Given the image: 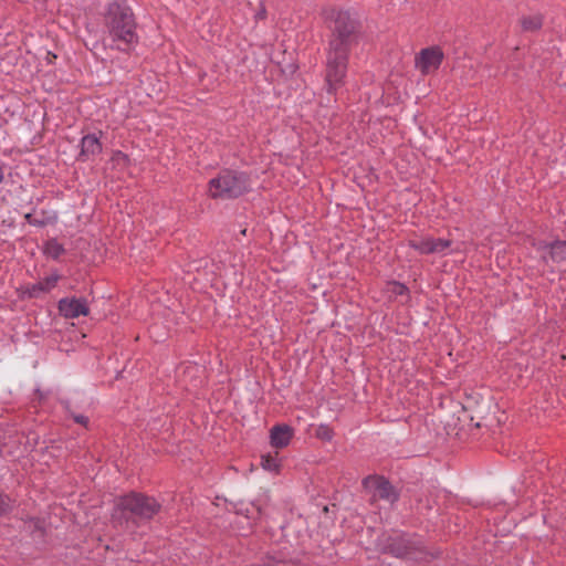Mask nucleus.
I'll return each instance as SVG.
<instances>
[{
	"label": "nucleus",
	"mask_w": 566,
	"mask_h": 566,
	"mask_svg": "<svg viewBox=\"0 0 566 566\" xmlns=\"http://www.w3.org/2000/svg\"><path fill=\"white\" fill-rule=\"evenodd\" d=\"M325 20L332 31L326 55L325 87L328 94H335L345 83L349 52L358 42V22L348 12L335 9L326 12Z\"/></svg>",
	"instance_id": "f257e3e1"
},
{
	"label": "nucleus",
	"mask_w": 566,
	"mask_h": 566,
	"mask_svg": "<svg viewBox=\"0 0 566 566\" xmlns=\"http://www.w3.org/2000/svg\"><path fill=\"white\" fill-rule=\"evenodd\" d=\"M161 504L153 496L130 492L120 496L113 510L112 522L116 527L130 534L147 524L159 513Z\"/></svg>",
	"instance_id": "f03ea898"
},
{
	"label": "nucleus",
	"mask_w": 566,
	"mask_h": 566,
	"mask_svg": "<svg viewBox=\"0 0 566 566\" xmlns=\"http://www.w3.org/2000/svg\"><path fill=\"white\" fill-rule=\"evenodd\" d=\"M105 25L113 41L124 44L125 49L137 42L135 17L125 0L108 4Z\"/></svg>",
	"instance_id": "7ed1b4c3"
},
{
	"label": "nucleus",
	"mask_w": 566,
	"mask_h": 566,
	"mask_svg": "<svg viewBox=\"0 0 566 566\" xmlns=\"http://www.w3.org/2000/svg\"><path fill=\"white\" fill-rule=\"evenodd\" d=\"M251 189L250 176L238 170L224 169L209 181V196L213 199H235Z\"/></svg>",
	"instance_id": "20e7f679"
},
{
	"label": "nucleus",
	"mask_w": 566,
	"mask_h": 566,
	"mask_svg": "<svg viewBox=\"0 0 566 566\" xmlns=\"http://www.w3.org/2000/svg\"><path fill=\"white\" fill-rule=\"evenodd\" d=\"M386 549L396 557H407L415 560L427 562L429 560L428 556L430 558L434 557L424 549L419 539L406 535L390 537Z\"/></svg>",
	"instance_id": "39448f33"
},
{
	"label": "nucleus",
	"mask_w": 566,
	"mask_h": 566,
	"mask_svg": "<svg viewBox=\"0 0 566 566\" xmlns=\"http://www.w3.org/2000/svg\"><path fill=\"white\" fill-rule=\"evenodd\" d=\"M363 486L367 490H374L375 496H378L389 503H395L399 499V493L384 476L368 475L363 480Z\"/></svg>",
	"instance_id": "423d86ee"
},
{
	"label": "nucleus",
	"mask_w": 566,
	"mask_h": 566,
	"mask_svg": "<svg viewBox=\"0 0 566 566\" xmlns=\"http://www.w3.org/2000/svg\"><path fill=\"white\" fill-rule=\"evenodd\" d=\"M442 61V50L439 46H430L422 49L416 56V67L426 75L438 70Z\"/></svg>",
	"instance_id": "0eeeda50"
},
{
	"label": "nucleus",
	"mask_w": 566,
	"mask_h": 566,
	"mask_svg": "<svg viewBox=\"0 0 566 566\" xmlns=\"http://www.w3.org/2000/svg\"><path fill=\"white\" fill-rule=\"evenodd\" d=\"M409 245L421 254H444L452 241L442 238H420L409 241Z\"/></svg>",
	"instance_id": "6e6552de"
},
{
	"label": "nucleus",
	"mask_w": 566,
	"mask_h": 566,
	"mask_svg": "<svg viewBox=\"0 0 566 566\" xmlns=\"http://www.w3.org/2000/svg\"><path fill=\"white\" fill-rule=\"evenodd\" d=\"M537 250L541 252V259L548 264L549 262L560 264L566 262V241L555 240L553 242H539Z\"/></svg>",
	"instance_id": "1a4fd4ad"
},
{
	"label": "nucleus",
	"mask_w": 566,
	"mask_h": 566,
	"mask_svg": "<svg viewBox=\"0 0 566 566\" xmlns=\"http://www.w3.org/2000/svg\"><path fill=\"white\" fill-rule=\"evenodd\" d=\"M59 311L66 318H76L86 316L90 308L85 298L65 297L59 301Z\"/></svg>",
	"instance_id": "9d476101"
},
{
	"label": "nucleus",
	"mask_w": 566,
	"mask_h": 566,
	"mask_svg": "<svg viewBox=\"0 0 566 566\" xmlns=\"http://www.w3.org/2000/svg\"><path fill=\"white\" fill-rule=\"evenodd\" d=\"M293 437V429L287 424L274 426L270 431L271 446L276 449L285 448Z\"/></svg>",
	"instance_id": "9b49d317"
},
{
	"label": "nucleus",
	"mask_w": 566,
	"mask_h": 566,
	"mask_svg": "<svg viewBox=\"0 0 566 566\" xmlns=\"http://www.w3.org/2000/svg\"><path fill=\"white\" fill-rule=\"evenodd\" d=\"M102 151V144L95 135H86L81 140V153L77 157L81 161H86Z\"/></svg>",
	"instance_id": "f8f14e48"
},
{
	"label": "nucleus",
	"mask_w": 566,
	"mask_h": 566,
	"mask_svg": "<svg viewBox=\"0 0 566 566\" xmlns=\"http://www.w3.org/2000/svg\"><path fill=\"white\" fill-rule=\"evenodd\" d=\"M492 408H495V403L492 400H485L482 401V403L478 402L476 408L473 410V415L470 416V420L475 421V428L491 427L489 415Z\"/></svg>",
	"instance_id": "ddd939ff"
},
{
	"label": "nucleus",
	"mask_w": 566,
	"mask_h": 566,
	"mask_svg": "<svg viewBox=\"0 0 566 566\" xmlns=\"http://www.w3.org/2000/svg\"><path fill=\"white\" fill-rule=\"evenodd\" d=\"M264 566H300L294 559H286L281 553H268L262 558Z\"/></svg>",
	"instance_id": "4468645a"
},
{
	"label": "nucleus",
	"mask_w": 566,
	"mask_h": 566,
	"mask_svg": "<svg viewBox=\"0 0 566 566\" xmlns=\"http://www.w3.org/2000/svg\"><path fill=\"white\" fill-rule=\"evenodd\" d=\"M522 30L525 32H536L543 27V17L541 14L522 17L521 20Z\"/></svg>",
	"instance_id": "2eb2a0df"
},
{
	"label": "nucleus",
	"mask_w": 566,
	"mask_h": 566,
	"mask_svg": "<svg viewBox=\"0 0 566 566\" xmlns=\"http://www.w3.org/2000/svg\"><path fill=\"white\" fill-rule=\"evenodd\" d=\"M23 528L31 534L38 533L39 536H43L44 534L43 521L36 517L25 520L23 522Z\"/></svg>",
	"instance_id": "dca6fc26"
},
{
	"label": "nucleus",
	"mask_w": 566,
	"mask_h": 566,
	"mask_svg": "<svg viewBox=\"0 0 566 566\" xmlns=\"http://www.w3.org/2000/svg\"><path fill=\"white\" fill-rule=\"evenodd\" d=\"M261 465L264 470L279 472L280 463L275 455L264 454L261 457Z\"/></svg>",
	"instance_id": "f3484780"
},
{
	"label": "nucleus",
	"mask_w": 566,
	"mask_h": 566,
	"mask_svg": "<svg viewBox=\"0 0 566 566\" xmlns=\"http://www.w3.org/2000/svg\"><path fill=\"white\" fill-rule=\"evenodd\" d=\"M42 217L41 218H38L34 216V212H28L24 214V219L25 221L31 224V226H35V227H44L49 223V218L45 217V212L42 211L41 212Z\"/></svg>",
	"instance_id": "a211bd4d"
},
{
	"label": "nucleus",
	"mask_w": 566,
	"mask_h": 566,
	"mask_svg": "<svg viewBox=\"0 0 566 566\" xmlns=\"http://www.w3.org/2000/svg\"><path fill=\"white\" fill-rule=\"evenodd\" d=\"M333 436H334L333 430L326 424H321L316 429V437L323 441H331Z\"/></svg>",
	"instance_id": "6ab92c4d"
},
{
	"label": "nucleus",
	"mask_w": 566,
	"mask_h": 566,
	"mask_svg": "<svg viewBox=\"0 0 566 566\" xmlns=\"http://www.w3.org/2000/svg\"><path fill=\"white\" fill-rule=\"evenodd\" d=\"M11 510V500L8 495L0 492V516L7 514Z\"/></svg>",
	"instance_id": "aec40b11"
},
{
	"label": "nucleus",
	"mask_w": 566,
	"mask_h": 566,
	"mask_svg": "<svg viewBox=\"0 0 566 566\" xmlns=\"http://www.w3.org/2000/svg\"><path fill=\"white\" fill-rule=\"evenodd\" d=\"M48 249H49V253L54 259H57L64 252L63 247L61 244H59L56 241L50 242Z\"/></svg>",
	"instance_id": "412c9836"
},
{
	"label": "nucleus",
	"mask_w": 566,
	"mask_h": 566,
	"mask_svg": "<svg viewBox=\"0 0 566 566\" xmlns=\"http://www.w3.org/2000/svg\"><path fill=\"white\" fill-rule=\"evenodd\" d=\"M44 292H48L45 286H44V283L41 281L36 284H33L30 289H29V295L30 297H38L41 293H44Z\"/></svg>",
	"instance_id": "4be33fe9"
},
{
	"label": "nucleus",
	"mask_w": 566,
	"mask_h": 566,
	"mask_svg": "<svg viewBox=\"0 0 566 566\" xmlns=\"http://www.w3.org/2000/svg\"><path fill=\"white\" fill-rule=\"evenodd\" d=\"M59 276H49L44 279L42 282L44 283V286L46 291L49 292L52 287H54L57 283Z\"/></svg>",
	"instance_id": "5701e85b"
},
{
	"label": "nucleus",
	"mask_w": 566,
	"mask_h": 566,
	"mask_svg": "<svg viewBox=\"0 0 566 566\" xmlns=\"http://www.w3.org/2000/svg\"><path fill=\"white\" fill-rule=\"evenodd\" d=\"M72 418L78 424L86 426L88 423V418L83 415H72Z\"/></svg>",
	"instance_id": "b1692460"
},
{
	"label": "nucleus",
	"mask_w": 566,
	"mask_h": 566,
	"mask_svg": "<svg viewBox=\"0 0 566 566\" xmlns=\"http://www.w3.org/2000/svg\"><path fill=\"white\" fill-rule=\"evenodd\" d=\"M265 17H266V10H265L264 6H262L260 8V10L255 13V19L263 20V19H265Z\"/></svg>",
	"instance_id": "393cba45"
},
{
	"label": "nucleus",
	"mask_w": 566,
	"mask_h": 566,
	"mask_svg": "<svg viewBox=\"0 0 566 566\" xmlns=\"http://www.w3.org/2000/svg\"><path fill=\"white\" fill-rule=\"evenodd\" d=\"M407 291V287L403 284L395 283L394 292L397 294H403Z\"/></svg>",
	"instance_id": "a878e982"
},
{
	"label": "nucleus",
	"mask_w": 566,
	"mask_h": 566,
	"mask_svg": "<svg viewBox=\"0 0 566 566\" xmlns=\"http://www.w3.org/2000/svg\"><path fill=\"white\" fill-rule=\"evenodd\" d=\"M234 509H235V512H237V513L245 514V516H247L248 518H253V517H254L253 513H252V512H250V510H249V509H247L245 511H243L242 509H238V507H237V504L234 505Z\"/></svg>",
	"instance_id": "bb28decb"
},
{
	"label": "nucleus",
	"mask_w": 566,
	"mask_h": 566,
	"mask_svg": "<svg viewBox=\"0 0 566 566\" xmlns=\"http://www.w3.org/2000/svg\"><path fill=\"white\" fill-rule=\"evenodd\" d=\"M252 507L255 510L256 514H261V507L259 505H255L254 503H251Z\"/></svg>",
	"instance_id": "cd10ccee"
},
{
	"label": "nucleus",
	"mask_w": 566,
	"mask_h": 566,
	"mask_svg": "<svg viewBox=\"0 0 566 566\" xmlns=\"http://www.w3.org/2000/svg\"><path fill=\"white\" fill-rule=\"evenodd\" d=\"M4 175H3V167L0 166V184L3 181Z\"/></svg>",
	"instance_id": "c85d7f7f"
},
{
	"label": "nucleus",
	"mask_w": 566,
	"mask_h": 566,
	"mask_svg": "<svg viewBox=\"0 0 566 566\" xmlns=\"http://www.w3.org/2000/svg\"><path fill=\"white\" fill-rule=\"evenodd\" d=\"M296 66L295 65H290V73H293L295 71Z\"/></svg>",
	"instance_id": "c756f323"
},
{
	"label": "nucleus",
	"mask_w": 566,
	"mask_h": 566,
	"mask_svg": "<svg viewBox=\"0 0 566 566\" xmlns=\"http://www.w3.org/2000/svg\"><path fill=\"white\" fill-rule=\"evenodd\" d=\"M119 156H122V157H123V159H126V158H127V157H126V155H123V154H119Z\"/></svg>",
	"instance_id": "7c9ffc66"
},
{
	"label": "nucleus",
	"mask_w": 566,
	"mask_h": 566,
	"mask_svg": "<svg viewBox=\"0 0 566 566\" xmlns=\"http://www.w3.org/2000/svg\"><path fill=\"white\" fill-rule=\"evenodd\" d=\"M324 512H328V506H324Z\"/></svg>",
	"instance_id": "2f4dec72"
}]
</instances>
